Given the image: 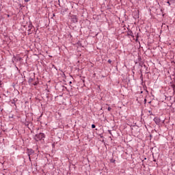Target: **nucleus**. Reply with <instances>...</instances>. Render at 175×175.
Instances as JSON below:
<instances>
[{"label": "nucleus", "instance_id": "1", "mask_svg": "<svg viewBox=\"0 0 175 175\" xmlns=\"http://www.w3.org/2000/svg\"><path fill=\"white\" fill-rule=\"evenodd\" d=\"M36 137H37V140H42V139H44V134L40 133L39 134L36 135Z\"/></svg>", "mask_w": 175, "mask_h": 175}, {"label": "nucleus", "instance_id": "2", "mask_svg": "<svg viewBox=\"0 0 175 175\" xmlns=\"http://www.w3.org/2000/svg\"><path fill=\"white\" fill-rule=\"evenodd\" d=\"M72 21V23H77V18L76 17V16H72L71 17Z\"/></svg>", "mask_w": 175, "mask_h": 175}, {"label": "nucleus", "instance_id": "3", "mask_svg": "<svg viewBox=\"0 0 175 175\" xmlns=\"http://www.w3.org/2000/svg\"><path fill=\"white\" fill-rule=\"evenodd\" d=\"M32 27H33L32 26V25H29V29H28L29 32H30L31 29H32Z\"/></svg>", "mask_w": 175, "mask_h": 175}, {"label": "nucleus", "instance_id": "4", "mask_svg": "<svg viewBox=\"0 0 175 175\" xmlns=\"http://www.w3.org/2000/svg\"><path fill=\"white\" fill-rule=\"evenodd\" d=\"M154 121H155L156 124H159V119L154 118Z\"/></svg>", "mask_w": 175, "mask_h": 175}, {"label": "nucleus", "instance_id": "5", "mask_svg": "<svg viewBox=\"0 0 175 175\" xmlns=\"http://www.w3.org/2000/svg\"><path fill=\"white\" fill-rule=\"evenodd\" d=\"M172 3H175V0H169Z\"/></svg>", "mask_w": 175, "mask_h": 175}, {"label": "nucleus", "instance_id": "6", "mask_svg": "<svg viewBox=\"0 0 175 175\" xmlns=\"http://www.w3.org/2000/svg\"><path fill=\"white\" fill-rule=\"evenodd\" d=\"M167 3H168L169 6H170V1H167Z\"/></svg>", "mask_w": 175, "mask_h": 175}, {"label": "nucleus", "instance_id": "7", "mask_svg": "<svg viewBox=\"0 0 175 175\" xmlns=\"http://www.w3.org/2000/svg\"><path fill=\"white\" fill-rule=\"evenodd\" d=\"M92 129L96 128L95 124H92Z\"/></svg>", "mask_w": 175, "mask_h": 175}, {"label": "nucleus", "instance_id": "8", "mask_svg": "<svg viewBox=\"0 0 175 175\" xmlns=\"http://www.w3.org/2000/svg\"><path fill=\"white\" fill-rule=\"evenodd\" d=\"M108 62H109V64H111V60L109 59Z\"/></svg>", "mask_w": 175, "mask_h": 175}, {"label": "nucleus", "instance_id": "9", "mask_svg": "<svg viewBox=\"0 0 175 175\" xmlns=\"http://www.w3.org/2000/svg\"><path fill=\"white\" fill-rule=\"evenodd\" d=\"M111 110V107H108V111H110Z\"/></svg>", "mask_w": 175, "mask_h": 175}, {"label": "nucleus", "instance_id": "10", "mask_svg": "<svg viewBox=\"0 0 175 175\" xmlns=\"http://www.w3.org/2000/svg\"><path fill=\"white\" fill-rule=\"evenodd\" d=\"M30 0H25V2H29Z\"/></svg>", "mask_w": 175, "mask_h": 175}, {"label": "nucleus", "instance_id": "11", "mask_svg": "<svg viewBox=\"0 0 175 175\" xmlns=\"http://www.w3.org/2000/svg\"><path fill=\"white\" fill-rule=\"evenodd\" d=\"M1 85H2V83H1V81H0V88H1Z\"/></svg>", "mask_w": 175, "mask_h": 175}, {"label": "nucleus", "instance_id": "12", "mask_svg": "<svg viewBox=\"0 0 175 175\" xmlns=\"http://www.w3.org/2000/svg\"><path fill=\"white\" fill-rule=\"evenodd\" d=\"M29 159L31 160V157H30V155L29 154Z\"/></svg>", "mask_w": 175, "mask_h": 175}]
</instances>
